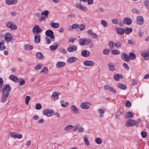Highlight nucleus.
I'll list each match as a JSON object with an SVG mask.
<instances>
[{"mask_svg": "<svg viewBox=\"0 0 149 149\" xmlns=\"http://www.w3.org/2000/svg\"><path fill=\"white\" fill-rule=\"evenodd\" d=\"M4 86L2 90V95L1 98V102L5 103L9 96V93L10 91L11 88L8 84L4 85Z\"/></svg>", "mask_w": 149, "mask_h": 149, "instance_id": "f257e3e1", "label": "nucleus"}, {"mask_svg": "<svg viewBox=\"0 0 149 149\" xmlns=\"http://www.w3.org/2000/svg\"><path fill=\"white\" fill-rule=\"evenodd\" d=\"M45 35L49 37H50L52 41L54 40V32L52 30L48 29L47 30L45 33Z\"/></svg>", "mask_w": 149, "mask_h": 149, "instance_id": "f03ea898", "label": "nucleus"}, {"mask_svg": "<svg viewBox=\"0 0 149 149\" xmlns=\"http://www.w3.org/2000/svg\"><path fill=\"white\" fill-rule=\"evenodd\" d=\"M42 31L41 29H40L38 25L35 26L33 28L32 31L34 34L36 35L38 34V33H40Z\"/></svg>", "mask_w": 149, "mask_h": 149, "instance_id": "7ed1b4c3", "label": "nucleus"}, {"mask_svg": "<svg viewBox=\"0 0 149 149\" xmlns=\"http://www.w3.org/2000/svg\"><path fill=\"white\" fill-rule=\"evenodd\" d=\"M73 131L77 132L79 133H81L84 131V129L82 127H79V125H77L74 126Z\"/></svg>", "mask_w": 149, "mask_h": 149, "instance_id": "20e7f679", "label": "nucleus"}, {"mask_svg": "<svg viewBox=\"0 0 149 149\" xmlns=\"http://www.w3.org/2000/svg\"><path fill=\"white\" fill-rule=\"evenodd\" d=\"M43 113L47 117H50L54 114L53 111L48 109H46L43 111Z\"/></svg>", "mask_w": 149, "mask_h": 149, "instance_id": "39448f33", "label": "nucleus"}, {"mask_svg": "<svg viewBox=\"0 0 149 149\" xmlns=\"http://www.w3.org/2000/svg\"><path fill=\"white\" fill-rule=\"evenodd\" d=\"M136 22L138 25H143L144 23V19L143 17L141 15L138 16L137 17Z\"/></svg>", "mask_w": 149, "mask_h": 149, "instance_id": "423d86ee", "label": "nucleus"}, {"mask_svg": "<svg viewBox=\"0 0 149 149\" xmlns=\"http://www.w3.org/2000/svg\"><path fill=\"white\" fill-rule=\"evenodd\" d=\"M91 104L90 103L85 102L81 103L80 106L81 108L84 109H88L90 107Z\"/></svg>", "mask_w": 149, "mask_h": 149, "instance_id": "0eeeda50", "label": "nucleus"}, {"mask_svg": "<svg viewBox=\"0 0 149 149\" xmlns=\"http://www.w3.org/2000/svg\"><path fill=\"white\" fill-rule=\"evenodd\" d=\"M12 38V36L10 33H6L4 35V39L5 40L8 42L10 41Z\"/></svg>", "mask_w": 149, "mask_h": 149, "instance_id": "6e6552de", "label": "nucleus"}, {"mask_svg": "<svg viewBox=\"0 0 149 149\" xmlns=\"http://www.w3.org/2000/svg\"><path fill=\"white\" fill-rule=\"evenodd\" d=\"M6 26L12 30H15L17 29V26L12 24L11 22H8L6 24Z\"/></svg>", "mask_w": 149, "mask_h": 149, "instance_id": "1a4fd4ad", "label": "nucleus"}, {"mask_svg": "<svg viewBox=\"0 0 149 149\" xmlns=\"http://www.w3.org/2000/svg\"><path fill=\"white\" fill-rule=\"evenodd\" d=\"M136 122L134 120H129L126 123L125 126L127 127H129L131 126H134L136 125Z\"/></svg>", "mask_w": 149, "mask_h": 149, "instance_id": "9d476101", "label": "nucleus"}, {"mask_svg": "<svg viewBox=\"0 0 149 149\" xmlns=\"http://www.w3.org/2000/svg\"><path fill=\"white\" fill-rule=\"evenodd\" d=\"M132 20L129 17H126L124 19L123 22V23L126 25H130L132 23Z\"/></svg>", "mask_w": 149, "mask_h": 149, "instance_id": "9b49d317", "label": "nucleus"}, {"mask_svg": "<svg viewBox=\"0 0 149 149\" xmlns=\"http://www.w3.org/2000/svg\"><path fill=\"white\" fill-rule=\"evenodd\" d=\"M78 60L77 57L72 56L68 58L67 59V61L70 63H72L75 62Z\"/></svg>", "mask_w": 149, "mask_h": 149, "instance_id": "f8f14e48", "label": "nucleus"}, {"mask_svg": "<svg viewBox=\"0 0 149 149\" xmlns=\"http://www.w3.org/2000/svg\"><path fill=\"white\" fill-rule=\"evenodd\" d=\"M84 65L88 66H93L94 65V63L91 61H85L83 62Z\"/></svg>", "mask_w": 149, "mask_h": 149, "instance_id": "ddd939ff", "label": "nucleus"}, {"mask_svg": "<svg viewBox=\"0 0 149 149\" xmlns=\"http://www.w3.org/2000/svg\"><path fill=\"white\" fill-rule=\"evenodd\" d=\"M77 47L76 46H70L67 48V50L69 52H74L77 50Z\"/></svg>", "mask_w": 149, "mask_h": 149, "instance_id": "4468645a", "label": "nucleus"}, {"mask_svg": "<svg viewBox=\"0 0 149 149\" xmlns=\"http://www.w3.org/2000/svg\"><path fill=\"white\" fill-rule=\"evenodd\" d=\"M104 88L105 90H108L113 93H115L116 92L115 90L112 87L108 85H104Z\"/></svg>", "mask_w": 149, "mask_h": 149, "instance_id": "2eb2a0df", "label": "nucleus"}, {"mask_svg": "<svg viewBox=\"0 0 149 149\" xmlns=\"http://www.w3.org/2000/svg\"><path fill=\"white\" fill-rule=\"evenodd\" d=\"M121 58L126 62H129L130 60L129 56L124 52L122 54Z\"/></svg>", "mask_w": 149, "mask_h": 149, "instance_id": "dca6fc26", "label": "nucleus"}, {"mask_svg": "<svg viewBox=\"0 0 149 149\" xmlns=\"http://www.w3.org/2000/svg\"><path fill=\"white\" fill-rule=\"evenodd\" d=\"M10 136L13 137L14 139L18 138L20 139L22 138V135L21 134H19L18 135L15 134V133H11L10 134Z\"/></svg>", "mask_w": 149, "mask_h": 149, "instance_id": "f3484780", "label": "nucleus"}, {"mask_svg": "<svg viewBox=\"0 0 149 149\" xmlns=\"http://www.w3.org/2000/svg\"><path fill=\"white\" fill-rule=\"evenodd\" d=\"M81 55L83 57H88L90 55V52L86 50H82L81 52Z\"/></svg>", "mask_w": 149, "mask_h": 149, "instance_id": "a211bd4d", "label": "nucleus"}, {"mask_svg": "<svg viewBox=\"0 0 149 149\" xmlns=\"http://www.w3.org/2000/svg\"><path fill=\"white\" fill-rule=\"evenodd\" d=\"M108 65L110 71L113 72L115 69L113 63L112 62H109L108 63Z\"/></svg>", "mask_w": 149, "mask_h": 149, "instance_id": "6ab92c4d", "label": "nucleus"}, {"mask_svg": "<svg viewBox=\"0 0 149 149\" xmlns=\"http://www.w3.org/2000/svg\"><path fill=\"white\" fill-rule=\"evenodd\" d=\"M116 31L118 34L121 35H123L125 33L124 30L120 27L117 28Z\"/></svg>", "mask_w": 149, "mask_h": 149, "instance_id": "aec40b11", "label": "nucleus"}, {"mask_svg": "<svg viewBox=\"0 0 149 149\" xmlns=\"http://www.w3.org/2000/svg\"><path fill=\"white\" fill-rule=\"evenodd\" d=\"M9 78L13 80L15 82H17L19 81V80L17 77L13 75H11L9 77Z\"/></svg>", "mask_w": 149, "mask_h": 149, "instance_id": "412c9836", "label": "nucleus"}, {"mask_svg": "<svg viewBox=\"0 0 149 149\" xmlns=\"http://www.w3.org/2000/svg\"><path fill=\"white\" fill-rule=\"evenodd\" d=\"M65 63L63 62L59 61L56 64V66L58 68H61L64 67Z\"/></svg>", "mask_w": 149, "mask_h": 149, "instance_id": "4be33fe9", "label": "nucleus"}, {"mask_svg": "<svg viewBox=\"0 0 149 149\" xmlns=\"http://www.w3.org/2000/svg\"><path fill=\"white\" fill-rule=\"evenodd\" d=\"M141 56L143 57L144 58L145 60H148L149 59V53L143 52L141 54Z\"/></svg>", "mask_w": 149, "mask_h": 149, "instance_id": "5701e85b", "label": "nucleus"}, {"mask_svg": "<svg viewBox=\"0 0 149 149\" xmlns=\"http://www.w3.org/2000/svg\"><path fill=\"white\" fill-rule=\"evenodd\" d=\"M71 109L73 113L77 114L79 112V110L74 105H72L71 107Z\"/></svg>", "mask_w": 149, "mask_h": 149, "instance_id": "b1692460", "label": "nucleus"}, {"mask_svg": "<svg viewBox=\"0 0 149 149\" xmlns=\"http://www.w3.org/2000/svg\"><path fill=\"white\" fill-rule=\"evenodd\" d=\"M123 77V75L121 74H116L114 76V79L115 80L118 81L120 79H122Z\"/></svg>", "mask_w": 149, "mask_h": 149, "instance_id": "393cba45", "label": "nucleus"}, {"mask_svg": "<svg viewBox=\"0 0 149 149\" xmlns=\"http://www.w3.org/2000/svg\"><path fill=\"white\" fill-rule=\"evenodd\" d=\"M55 44H56L55 46L51 45L49 47V49L50 50L53 51L55 50L56 49L59 47V45L58 43H56Z\"/></svg>", "mask_w": 149, "mask_h": 149, "instance_id": "a878e982", "label": "nucleus"}, {"mask_svg": "<svg viewBox=\"0 0 149 149\" xmlns=\"http://www.w3.org/2000/svg\"><path fill=\"white\" fill-rule=\"evenodd\" d=\"M40 35L37 34L34 36V41L36 43H38L40 42Z\"/></svg>", "mask_w": 149, "mask_h": 149, "instance_id": "bb28decb", "label": "nucleus"}, {"mask_svg": "<svg viewBox=\"0 0 149 149\" xmlns=\"http://www.w3.org/2000/svg\"><path fill=\"white\" fill-rule=\"evenodd\" d=\"M50 25L53 28H57L59 26V24L58 23H53V22H52L50 23Z\"/></svg>", "mask_w": 149, "mask_h": 149, "instance_id": "cd10ccee", "label": "nucleus"}, {"mask_svg": "<svg viewBox=\"0 0 149 149\" xmlns=\"http://www.w3.org/2000/svg\"><path fill=\"white\" fill-rule=\"evenodd\" d=\"M36 56L37 58L39 59H42L44 56L42 53L40 52H38L36 53Z\"/></svg>", "mask_w": 149, "mask_h": 149, "instance_id": "c85d7f7f", "label": "nucleus"}, {"mask_svg": "<svg viewBox=\"0 0 149 149\" xmlns=\"http://www.w3.org/2000/svg\"><path fill=\"white\" fill-rule=\"evenodd\" d=\"M134 114L130 111L128 112L125 116V117L127 118H131L133 117Z\"/></svg>", "mask_w": 149, "mask_h": 149, "instance_id": "c756f323", "label": "nucleus"}, {"mask_svg": "<svg viewBox=\"0 0 149 149\" xmlns=\"http://www.w3.org/2000/svg\"><path fill=\"white\" fill-rule=\"evenodd\" d=\"M24 48L26 50H30L33 49V47L32 45H30L29 44H27L26 45H25L24 46Z\"/></svg>", "mask_w": 149, "mask_h": 149, "instance_id": "7c9ffc66", "label": "nucleus"}, {"mask_svg": "<svg viewBox=\"0 0 149 149\" xmlns=\"http://www.w3.org/2000/svg\"><path fill=\"white\" fill-rule=\"evenodd\" d=\"M76 7L79 8L81 10H83L84 11L86 12L88 10L87 8L82 5H81L80 4H77L76 5Z\"/></svg>", "mask_w": 149, "mask_h": 149, "instance_id": "2f4dec72", "label": "nucleus"}, {"mask_svg": "<svg viewBox=\"0 0 149 149\" xmlns=\"http://www.w3.org/2000/svg\"><path fill=\"white\" fill-rule=\"evenodd\" d=\"M129 59L131 60L134 59L136 58V55L133 52H131L129 53Z\"/></svg>", "mask_w": 149, "mask_h": 149, "instance_id": "473e14b6", "label": "nucleus"}, {"mask_svg": "<svg viewBox=\"0 0 149 149\" xmlns=\"http://www.w3.org/2000/svg\"><path fill=\"white\" fill-rule=\"evenodd\" d=\"M132 31V29L131 28H126L124 29L125 32L127 34H129Z\"/></svg>", "mask_w": 149, "mask_h": 149, "instance_id": "72a5a7b5", "label": "nucleus"}, {"mask_svg": "<svg viewBox=\"0 0 149 149\" xmlns=\"http://www.w3.org/2000/svg\"><path fill=\"white\" fill-rule=\"evenodd\" d=\"M52 99L54 100H57L58 98V95L57 93H53L52 95L51 96Z\"/></svg>", "mask_w": 149, "mask_h": 149, "instance_id": "f704fd0d", "label": "nucleus"}, {"mask_svg": "<svg viewBox=\"0 0 149 149\" xmlns=\"http://www.w3.org/2000/svg\"><path fill=\"white\" fill-rule=\"evenodd\" d=\"M118 86L121 89L123 90H125L127 88L126 86L122 84H119L118 85Z\"/></svg>", "mask_w": 149, "mask_h": 149, "instance_id": "c9c22d12", "label": "nucleus"}, {"mask_svg": "<svg viewBox=\"0 0 149 149\" xmlns=\"http://www.w3.org/2000/svg\"><path fill=\"white\" fill-rule=\"evenodd\" d=\"M105 110L104 109H100L98 110V113L100 114L99 116L100 117H102L103 116V114L105 112Z\"/></svg>", "mask_w": 149, "mask_h": 149, "instance_id": "e433bc0d", "label": "nucleus"}, {"mask_svg": "<svg viewBox=\"0 0 149 149\" xmlns=\"http://www.w3.org/2000/svg\"><path fill=\"white\" fill-rule=\"evenodd\" d=\"M84 141L85 143V144L87 146H88L89 145V142L87 138V136H84Z\"/></svg>", "mask_w": 149, "mask_h": 149, "instance_id": "4c0bfd02", "label": "nucleus"}, {"mask_svg": "<svg viewBox=\"0 0 149 149\" xmlns=\"http://www.w3.org/2000/svg\"><path fill=\"white\" fill-rule=\"evenodd\" d=\"M143 4L146 8L148 9L149 8V0H145L143 2Z\"/></svg>", "mask_w": 149, "mask_h": 149, "instance_id": "58836bf2", "label": "nucleus"}, {"mask_svg": "<svg viewBox=\"0 0 149 149\" xmlns=\"http://www.w3.org/2000/svg\"><path fill=\"white\" fill-rule=\"evenodd\" d=\"M79 44L80 45H83L85 44V42L84 38H80L79 39Z\"/></svg>", "mask_w": 149, "mask_h": 149, "instance_id": "ea45409f", "label": "nucleus"}, {"mask_svg": "<svg viewBox=\"0 0 149 149\" xmlns=\"http://www.w3.org/2000/svg\"><path fill=\"white\" fill-rule=\"evenodd\" d=\"M101 24H102L104 27H105L108 25L107 22L104 20H103L101 21Z\"/></svg>", "mask_w": 149, "mask_h": 149, "instance_id": "a19ab883", "label": "nucleus"}, {"mask_svg": "<svg viewBox=\"0 0 149 149\" xmlns=\"http://www.w3.org/2000/svg\"><path fill=\"white\" fill-rule=\"evenodd\" d=\"M114 44H114V42L113 41H111L109 42V45L110 48L112 49L113 48Z\"/></svg>", "mask_w": 149, "mask_h": 149, "instance_id": "79ce46f5", "label": "nucleus"}, {"mask_svg": "<svg viewBox=\"0 0 149 149\" xmlns=\"http://www.w3.org/2000/svg\"><path fill=\"white\" fill-rule=\"evenodd\" d=\"M49 14V12L48 10H44L42 11L41 13V15H44L45 16L48 17V16Z\"/></svg>", "mask_w": 149, "mask_h": 149, "instance_id": "37998d69", "label": "nucleus"}, {"mask_svg": "<svg viewBox=\"0 0 149 149\" xmlns=\"http://www.w3.org/2000/svg\"><path fill=\"white\" fill-rule=\"evenodd\" d=\"M85 28V26L82 24H79V26L78 27V28L80 31H82Z\"/></svg>", "mask_w": 149, "mask_h": 149, "instance_id": "c03bdc74", "label": "nucleus"}, {"mask_svg": "<svg viewBox=\"0 0 149 149\" xmlns=\"http://www.w3.org/2000/svg\"><path fill=\"white\" fill-rule=\"evenodd\" d=\"M73 126L71 125H68L64 129V131H67L69 130L72 129L73 127Z\"/></svg>", "mask_w": 149, "mask_h": 149, "instance_id": "a18cd8bd", "label": "nucleus"}, {"mask_svg": "<svg viewBox=\"0 0 149 149\" xmlns=\"http://www.w3.org/2000/svg\"><path fill=\"white\" fill-rule=\"evenodd\" d=\"M48 17H46V16H45L44 15L43 16H42L39 19V21L40 22H41L42 21L45 20L47 19Z\"/></svg>", "mask_w": 149, "mask_h": 149, "instance_id": "49530a36", "label": "nucleus"}, {"mask_svg": "<svg viewBox=\"0 0 149 149\" xmlns=\"http://www.w3.org/2000/svg\"><path fill=\"white\" fill-rule=\"evenodd\" d=\"M85 44L87 45L90 44L91 43V40L89 38H84Z\"/></svg>", "mask_w": 149, "mask_h": 149, "instance_id": "de8ad7c7", "label": "nucleus"}, {"mask_svg": "<svg viewBox=\"0 0 149 149\" xmlns=\"http://www.w3.org/2000/svg\"><path fill=\"white\" fill-rule=\"evenodd\" d=\"M95 141L96 143L98 144H100L102 143V141L100 138H97L95 139Z\"/></svg>", "mask_w": 149, "mask_h": 149, "instance_id": "09e8293b", "label": "nucleus"}, {"mask_svg": "<svg viewBox=\"0 0 149 149\" xmlns=\"http://www.w3.org/2000/svg\"><path fill=\"white\" fill-rule=\"evenodd\" d=\"M111 53L113 54L118 55L119 54L120 52L118 50H113L111 51Z\"/></svg>", "mask_w": 149, "mask_h": 149, "instance_id": "8fccbe9b", "label": "nucleus"}, {"mask_svg": "<svg viewBox=\"0 0 149 149\" xmlns=\"http://www.w3.org/2000/svg\"><path fill=\"white\" fill-rule=\"evenodd\" d=\"M115 46L117 48L120 47L121 46V44L120 42H116L114 44Z\"/></svg>", "mask_w": 149, "mask_h": 149, "instance_id": "3c124183", "label": "nucleus"}, {"mask_svg": "<svg viewBox=\"0 0 149 149\" xmlns=\"http://www.w3.org/2000/svg\"><path fill=\"white\" fill-rule=\"evenodd\" d=\"M79 26V24H74L72 25L71 27L73 29H75L78 28Z\"/></svg>", "mask_w": 149, "mask_h": 149, "instance_id": "603ef678", "label": "nucleus"}, {"mask_svg": "<svg viewBox=\"0 0 149 149\" xmlns=\"http://www.w3.org/2000/svg\"><path fill=\"white\" fill-rule=\"evenodd\" d=\"M141 134L142 137L143 138H146V136L147 133L146 132L142 131L141 133Z\"/></svg>", "mask_w": 149, "mask_h": 149, "instance_id": "864d4df0", "label": "nucleus"}, {"mask_svg": "<svg viewBox=\"0 0 149 149\" xmlns=\"http://www.w3.org/2000/svg\"><path fill=\"white\" fill-rule=\"evenodd\" d=\"M48 72V69L46 67H44L42 69V70L40 72H44L45 74H46Z\"/></svg>", "mask_w": 149, "mask_h": 149, "instance_id": "5fc2aeb1", "label": "nucleus"}, {"mask_svg": "<svg viewBox=\"0 0 149 149\" xmlns=\"http://www.w3.org/2000/svg\"><path fill=\"white\" fill-rule=\"evenodd\" d=\"M138 82V80L137 79H134L133 80L132 85H135L137 84Z\"/></svg>", "mask_w": 149, "mask_h": 149, "instance_id": "6e6d98bb", "label": "nucleus"}, {"mask_svg": "<svg viewBox=\"0 0 149 149\" xmlns=\"http://www.w3.org/2000/svg\"><path fill=\"white\" fill-rule=\"evenodd\" d=\"M41 68V66L40 64H38L35 67V69L36 70H38Z\"/></svg>", "mask_w": 149, "mask_h": 149, "instance_id": "4d7b16f0", "label": "nucleus"}, {"mask_svg": "<svg viewBox=\"0 0 149 149\" xmlns=\"http://www.w3.org/2000/svg\"><path fill=\"white\" fill-rule=\"evenodd\" d=\"M131 103L129 101H127L125 104L127 107H129L131 106Z\"/></svg>", "mask_w": 149, "mask_h": 149, "instance_id": "13d9d810", "label": "nucleus"}, {"mask_svg": "<svg viewBox=\"0 0 149 149\" xmlns=\"http://www.w3.org/2000/svg\"><path fill=\"white\" fill-rule=\"evenodd\" d=\"M41 108V105L40 104H36V109L37 110H39Z\"/></svg>", "mask_w": 149, "mask_h": 149, "instance_id": "bf43d9fd", "label": "nucleus"}, {"mask_svg": "<svg viewBox=\"0 0 149 149\" xmlns=\"http://www.w3.org/2000/svg\"><path fill=\"white\" fill-rule=\"evenodd\" d=\"M91 36L92 37L95 38H97L98 37L97 34L94 33H93L91 34Z\"/></svg>", "mask_w": 149, "mask_h": 149, "instance_id": "052dcab7", "label": "nucleus"}, {"mask_svg": "<svg viewBox=\"0 0 149 149\" xmlns=\"http://www.w3.org/2000/svg\"><path fill=\"white\" fill-rule=\"evenodd\" d=\"M46 42L47 44H49L51 42V40L50 39L48 38L47 37H46Z\"/></svg>", "mask_w": 149, "mask_h": 149, "instance_id": "680f3d73", "label": "nucleus"}, {"mask_svg": "<svg viewBox=\"0 0 149 149\" xmlns=\"http://www.w3.org/2000/svg\"><path fill=\"white\" fill-rule=\"evenodd\" d=\"M109 50L108 49H105L103 51V53L104 54L106 55L109 53Z\"/></svg>", "mask_w": 149, "mask_h": 149, "instance_id": "e2e57ef3", "label": "nucleus"}, {"mask_svg": "<svg viewBox=\"0 0 149 149\" xmlns=\"http://www.w3.org/2000/svg\"><path fill=\"white\" fill-rule=\"evenodd\" d=\"M128 43L129 44L132 45L134 44V42L133 41L132 39L129 40L128 41Z\"/></svg>", "mask_w": 149, "mask_h": 149, "instance_id": "0e129e2a", "label": "nucleus"}, {"mask_svg": "<svg viewBox=\"0 0 149 149\" xmlns=\"http://www.w3.org/2000/svg\"><path fill=\"white\" fill-rule=\"evenodd\" d=\"M60 52L64 54H66L67 53L66 50L63 49H61L60 50Z\"/></svg>", "mask_w": 149, "mask_h": 149, "instance_id": "69168bd1", "label": "nucleus"}, {"mask_svg": "<svg viewBox=\"0 0 149 149\" xmlns=\"http://www.w3.org/2000/svg\"><path fill=\"white\" fill-rule=\"evenodd\" d=\"M25 83V81L24 80H22L20 81L19 82V85L20 86H22L24 85Z\"/></svg>", "mask_w": 149, "mask_h": 149, "instance_id": "338daca9", "label": "nucleus"}, {"mask_svg": "<svg viewBox=\"0 0 149 149\" xmlns=\"http://www.w3.org/2000/svg\"><path fill=\"white\" fill-rule=\"evenodd\" d=\"M112 22L114 24H116L118 23V20L116 19H112Z\"/></svg>", "mask_w": 149, "mask_h": 149, "instance_id": "774afa93", "label": "nucleus"}]
</instances>
